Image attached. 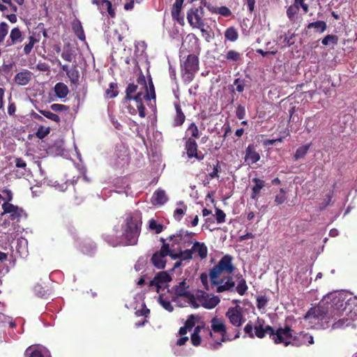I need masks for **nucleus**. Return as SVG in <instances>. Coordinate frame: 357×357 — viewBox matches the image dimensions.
Listing matches in <instances>:
<instances>
[{"label": "nucleus", "instance_id": "1", "mask_svg": "<svg viewBox=\"0 0 357 357\" xmlns=\"http://www.w3.org/2000/svg\"><path fill=\"white\" fill-rule=\"evenodd\" d=\"M328 296L319 302L317 306L311 307L305 314L303 319L311 328H328L331 321H335L343 316L345 312L351 319L357 317V298H350L344 306L342 301L335 297L331 299Z\"/></svg>", "mask_w": 357, "mask_h": 357}, {"label": "nucleus", "instance_id": "2", "mask_svg": "<svg viewBox=\"0 0 357 357\" xmlns=\"http://www.w3.org/2000/svg\"><path fill=\"white\" fill-rule=\"evenodd\" d=\"M124 101L134 100L141 118L146 116V108L143 100H151L155 99V92L151 78L149 83H146L145 76L140 73L136 79V82L130 83L126 89Z\"/></svg>", "mask_w": 357, "mask_h": 357}, {"label": "nucleus", "instance_id": "3", "mask_svg": "<svg viewBox=\"0 0 357 357\" xmlns=\"http://www.w3.org/2000/svg\"><path fill=\"white\" fill-rule=\"evenodd\" d=\"M264 321L257 318V324L255 326L256 335L259 338H263L267 334L276 344L284 343L287 346L290 341L287 340V337L290 336V327L285 326L284 329L278 328L276 331L270 326H264Z\"/></svg>", "mask_w": 357, "mask_h": 357}, {"label": "nucleus", "instance_id": "4", "mask_svg": "<svg viewBox=\"0 0 357 357\" xmlns=\"http://www.w3.org/2000/svg\"><path fill=\"white\" fill-rule=\"evenodd\" d=\"M126 224L123 236L127 245H135L137 243L141 233L142 224L141 215L137 213H129L126 218Z\"/></svg>", "mask_w": 357, "mask_h": 357}, {"label": "nucleus", "instance_id": "5", "mask_svg": "<svg viewBox=\"0 0 357 357\" xmlns=\"http://www.w3.org/2000/svg\"><path fill=\"white\" fill-rule=\"evenodd\" d=\"M234 257L230 255H224L209 271V277L211 286L214 287L220 283H222L224 279L219 280V277L222 273L231 274L236 270L233 264Z\"/></svg>", "mask_w": 357, "mask_h": 357}, {"label": "nucleus", "instance_id": "6", "mask_svg": "<svg viewBox=\"0 0 357 357\" xmlns=\"http://www.w3.org/2000/svg\"><path fill=\"white\" fill-rule=\"evenodd\" d=\"M186 132L190 135V137L185 139L184 144L188 158L189 159L195 158L198 161L203 160L205 158V154L198 151V144L195 140V139L199 137L198 127L195 123H191Z\"/></svg>", "mask_w": 357, "mask_h": 357}, {"label": "nucleus", "instance_id": "7", "mask_svg": "<svg viewBox=\"0 0 357 357\" xmlns=\"http://www.w3.org/2000/svg\"><path fill=\"white\" fill-rule=\"evenodd\" d=\"M181 76L183 83L189 84L199 70V60L195 54H188L180 60Z\"/></svg>", "mask_w": 357, "mask_h": 357}, {"label": "nucleus", "instance_id": "8", "mask_svg": "<svg viewBox=\"0 0 357 357\" xmlns=\"http://www.w3.org/2000/svg\"><path fill=\"white\" fill-rule=\"evenodd\" d=\"M206 331L209 335L213 337V332L215 333H219L221 335L220 342H216V344L219 346L222 345V342L227 341H231L232 339L227 335V327L225 321L223 319L219 318L217 316L213 317L211 320V328L208 327L206 328Z\"/></svg>", "mask_w": 357, "mask_h": 357}, {"label": "nucleus", "instance_id": "9", "mask_svg": "<svg viewBox=\"0 0 357 357\" xmlns=\"http://www.w3.org/2000/svg\"><path fill=\"white\" fill-rule=\"evenodd\" d=\"M204 11L202 7L191 8L187 13V20L189 24L193 29L201 28L204 26L203 17Z\"/></svg>", "mask_w": 357, "mask_h": 357}, {"label": "nucleus", "instance_id": "10", "mask_svg": "<svg viewBox=\"0 0 357 357\" xmlns=\"http://www.w3.org/2000/svg\"><path fill=\"white\" fill-rule=\"evenodd\" d=\"M225 316L229 319V323L236 327L241 326L245 321L241 308L238 305L229 307Z\"/></svg>", "mask_w": 357, "mask_h": 357}, {"label": "nucleus", "instance_id": "11", "mask_svg": "<svg viewBox=\"0 0 357 357\" xmlns=\"http://www.w3.org/2000/svg\"><path fill=\"white\" fill-rule=\"evenodd\" d=\"M197 300L202 307L208 310L214 308L220 302L218 296L206 294L204 291H202V294L197 296Z\"/></svg>", "mask_w": 357, "mask_h": 357}, {"label": "nucleus", "instance_id": "12", "mask_svg": "<svg viewBox=\"0 0 357 357\" xmlns=\"http://www.w3.org/2000/svg\"><path fill=\"white\" fill-rule=\"evenodd\" d=\"M3 212L1 215L9 213L11 220H19L23 213V209L10 203L4 202L2 204Z\"/></svg>", "mask_w": 357, "mask_h": 357}, {"label": "nucleus", "instance_id": "13", "mask_svg": "<svg viewBox=\"0 0 357 357\" xmlns=\"http://www.w3.org/2000/svg\"><path fill=\"white\" fill-rule=\"evenodd\" d=\"M314 343L313 337L308 333L300 332L293 335L291 333V345L297 347L308 345Z\"/></svg>", "mask_w": 357, "mask_h": 357}, {"label": "nucleus", "instance_id": "14", "mask_svg": "<svg viewBox=\"0 0 357 357\" xmlns=\"http://www.w3.org/2000/svg\"><path fill=\"white\" fill-rule=\"evenodd\" d=\"M260 155L253 144H249L245 150V162L248 165L256 163L260 160Z\"/></svg>", "mask_w": 357, "mask_h": 357}, {"label": "nucleus", "instance_id": "15", "mask_svg": "<svg viewBox=\"0 0 357 357\" xmlns=\"http://www.w3.org/2000/svg\"><path fill=\"white\" fill-rule=\"evenodd\" d=\"M222 279H224L222 283L217 284L216 291L218 293H222L226 291L232 290L235 287V282L233 280L231 276H225Z\"/></svg>", "mask_w": 357, "mask_h": 357}, {"label": "nucleus", "instance_id": "16", "mask_svg": "<svg viewBox=\"0 0 357 357\" xmlns=\"http://www.w3.org/2000/svg\"><path fill=\"white\" fill-rule=\"evenodd\" d=\"M31 75L32 73L29 70H24V71L17 73L14 79L17 84L24 86L31 81Z\"/></svg>", "mask_w": 357, "mask_h": 357}, {"label": "nucleus", "instance_id": "17", "mask_svg": "<svg viewBox=\"0 0 357 357\" xmlns=\"http://www.w3.org/2000/svg\"><path fill=\"white\" fill-rule=\"evenodd\" d=\"M252 181L255 183V185L252 188L250 198L254 200H257L261 190L265 186V181L259 178H253Z\"/></svg>", "mask_w": 357, "mask_h": 357}, {"label": "nucleus", "instance_id": "18", "mask_svg": "<svg viewBox=\"0 0 357 357\" xmlns=\"http://www.w3.org/2000/svg\"><path fill=\"white\" fill-rule=\"evenodd\" d=\"M194 233L189 232L188 231H184L181 229L176 235L169 236L167 238L169 241H174V243L176 244H179L183 241V240L192 239Z\"/></svg>", "mask_w": 357, "mask_h": 357}, {"label": "nucleus", "instance_id": "19", "mask_svg": "<svg viewBox=\"0 0 357 357\" xmlns=\"http://www.w3.org/2000/svg\"><path fill=\"white\" fill-rule=\"evenodd\" d=\"M193 253H197L201 259H205L208 255V248L204 243L195 241L192 247Z\"/></svg>", "mask_w": 357, "mask_h": 357}, {"label": "nucleus", "instance_id": "20", "mask_svg": "<svg viewBox=\"0 0 357 357\" xmlns=\"http://www.w3.org/2000/svg\"><path fill=\"white\" fill-rule=\"evenodd\" d=\"M174 107L176 110V115L174 117L173 125L174 126H181L183 125L185 120V116L182 111L181 105L178 103H175Z\"/></svg>", "mask_w": 357, "mask_h": 357}, {"label": "nucleus", "instance_id": "21", "mask_svg": "<svg viewBox=\"0 0 357 357\" xmlns=\"http://www.w3.org/2000/svg\"><path fill=\"white\" fill-rule=\"evenodd\" d=\"M151 261L152 264L158 269H164L166 266L167 260L165 257L160 255L157 252L153 253L151 257Z\"/></svg>", "mask_w": 357, "mask_h": 357}, {"label": "nucleus", "instance_id": "22", "mask_svg": "<svg viewBox=\"0 0 357 357\" xmlns=\"http://www.w3.org/2000/svg\"><path fill=\"white\" fill-rule=\"evenodd\" d=\"M168 198L165 190L158 189L153 195L152 202L153 204L162 205L166 203Z\"/></svg>", "mask_w": 357, "mask_h": 357}, {"label": "nucleus", "instance_id": "23", "mask_svg": "<svg viewBox=\"0 0 357 357\" xmlns=\"http://www.w3.org/2000/svg\"><path fill=\"white\" fill-rule=\"evenodd\" d=\"M93 3L98 5L100 8L102 10H107L108 14L111 17H114L116 14L114 10L112 8V4L111 1L108 0H101L100 1L97 0H94L93 1Z\"/></svg>", "mask_w": 357, "mask_h": 357}, {"label": "nucleus", "instance_id": "24", "mask_svg": "<svg viewBox=\"0 0 357 357\" xmlns=\"http://www.w3.org/2000/svg\"><path fill=\"white\" fill-rule=\"evenodd\" d=\"M54 92L59 98H64L69 93L68 87L63 82H58L54 86Z\"/></svg>", "mask_w": 357, "mask_h": 357}, {"label": "nucleus", "instance_id": "25", "mask_svg": "<svg viewBox=\"0 0 357 357\" xmlns=\"http://www.w3.org/2000/svg\"><path fill=\"white\" fill-rule=\"evenodd\" d=\"M155 279L158 283L159 289H160L164 284L167 283L172 280L170 275L165 271H160L155 275Z\"/></svg>", "mask_w": 357, "mask_h": 357}, {"label": "nucleus", "instance_id": "26", "mask_svg": "<svg viewBox=\"0 0 357 357\" xmlns=\"http://www.w3.org/2000/svg\"><path fill=\"white\" fill-rule=\"evenodd\" d=\"M10 43H8V45H15L18 42L22 41V31L18 27L13 28L10 33Z\"/></svg>", "mask_w": 357, "mask_h": 357}, {"label": "nucleus", "instance_id": "27", "mask_svg": "<svg viewBox=\"0 0 357 357\" xmlns=\"http://www.w3.org/2000/svg\"><path fill=\"white\" fill-rule=\"evenodd\" d=\"M188 288L189 286L187 284L186 282L183 280L175 286L174 294L177 296L184 297L189 292L187 291Z\"/></svg>", "mask_w": 357, "mask_h": 357}, {"label": "nucleus", "instance_id": "28", "mask_svg": "<svg viewBox=\"0 0 357 357\" xmlns=\"http://www.w3.org/2000/svg\"><path fill=\"white\" fill-rule=\"evenodd\" d=\"M160 241L162 243V245L159 251H157L158 253L166 257L167 256H170L172 258V256L175 255L176 253H174V250L169 248V245L168 243H165V240L163 238H160Z\"/></svg>", "mask_w": 357, "mask_h": 357}, {"label": "nucleus", "instance_id": "29", "mask_svg": "<svg viewBox=\"0 0 357 357\" xmlns=\"http://www.w3.org/2000/svg\"><path fill=\"white\" fill-rule=\"evenodd\" d=\"M193 252L191 249H187L183 251H180L178 253H176L175 255L172 256V259H180L181 261L190 260L192 259Z\"/></svg>", "mask_w": 357, "mask_h": 357}, {"label": "nucleus", "instance_id": "30", "mask_svg": "<svg viewBox=\"0 0 357 357\" xmlns=\"http://www.w3.org/2000/svg\"><path fill=\"white\" fill-rule=\"evenodd\" d=\"M225 37L227 40L234 42L238 38V33L236 29L234 26L228 27L225 31Z\"/></svg>", "mask_w": 357, "mask_h": 357}, {"label": "nucleus", "instance_id": "31", "mask_svg": "<svg viewBox=\"0 0 357 357\" xmlns=\"http://www.w3.org/2000/svg\"><path fill=\"white\" fill-rule=\"evenodd\" d=\"M73 29L75 34L77 36V37L79 40H85V39H86L85 33H84L83 27L82 26V24L79 21H78L76 23H74L73 24Z\"/></svg>", "mask_w": 357, "mask_h": 357}, {"label": "nucleus", "instance_id": "32", "mask_svg": "<svg viewBox=\"0 0 357 357\" xmlns=\"http://www.w3.org/2000/svg\"><path fill=\"white\" fill-rule=\"evenodd\" d=\"M118 84L115 82H112L109 85V88L106 90L105 93L107 98H114L119 94L117 90Z\"/></svg>", "mask_w": 357, "mask_h": 357}, {"label": "nucleus", "instance_id": "33", "mask_svg": "<svg viewBox=\"0 0 357 357\" xmlns=\"http://www.w3.org/2000/svg\"><path fill=\"white\" fill-rule=\"evenodd\" d=\"M309 29H314L318 32L322 33L326 29V23L324 21H317L310 23L307 26Z\"/></svg>", "mask_w": 357, "mask_h": 357}, {"label": "nucleus", "instance_id": "34", "mask_svg": "<svg viewBox=\"0 0 357 357\" xmlns=\"http://www.w3.org/2000/svg\"><path fill=\"white\" fill-rule=\"evenodd\" d=\"M38 112L40 114H41L46 118H47L56 123H59L61 121V119H60V117L59 116V115H57L54 113H52L47 110H43V109H38Z\"/></svg>", "mask_w": 357, "mask_h": 357}, {"label": "nucleus", "instance_id": "35", "mask_svg": "<svg viewBox=\"0 0 357 357\" xmlns=\"http://www.w3.org/2000/svg\"><path fill=\"white\" fill-rule=\"evenodd\" d=\"M310 146V144H306V145H303V146L299 147L296 150V153L294 154L295 160H298L300 158H303L304 156L307 153Z\"/></svg>", "mask_w": 357, "mask_h": 357}, {"label": "nucleus", "instance_id": "36", "mask_svg": "<svg viewBox=\"0 0 357 357\" xmlns=\"http://www.w3.org/2000/svg\"><path fill=\"white\" fill-rule=\"evenodd\" d=\"M248 289V287L245 280L244 278H241L236 287V291L239 295L243 296L246 293Z\"/></svg>", "mask_w": 357, "mask_h": 357}, {"label": "nucleus", "instance_id": "37", "mask_svg": "<svg viewBox=\"0 0 357 357\" xmlns=\"http://www.w3.org/2000/svg\"><path fill=\"white\" fill-rule=\"evenodd\" d=\"M158 302L168 312H172L174 310V307L172 306L171 302L169 300L165 298L162 295L159 296Z\"/></svg>", "mask_w": 357, "mask_h": 357}, {"label": "nucleus", "instance_id": "38", "mask_svg": "<svg viewBox=\"0 0 357 357\" xmlns=\"http://www.w3.org/2000/svg\"><path fill=\"white\" fill-rule=\"evenodd\" d=\"M149 229L154 230L156 234H160L162 231L164 226L157 222L156 220L151 219L149 220Z\"/></svg>", "mask_w": 357, "mask_h": 357}, {"label": "nucleus", "instance_id": "39", "mask_svg": "<svg viewBox=\"0 0 357 357\" xmlns=\"http://www.w3.org/2000/svg\"><path fill=\"white\" fill-rule=\"evenodd\" d=\"M338 41V37L336 35H327L326 37H324L322 40L321 43L326 46L328 45L330 43H332L333 45H336Z\"/></svg>", "mask_w": 357, "mask_h": 357}, {"label": "nucleus", "instance_id": "40", "mask_svg": "<svg viewBox=\"0 0 357 357\" xmlns=\"http://www.w3.org/2000/svg\"><path fill=\"white\" fill-rule=\"evenodd\" d=\"M228 61H238L241 59V54L235 50H229L225 55Z\"/></svg>", "mask_w": 357, "mask_h": 357}, {"label": "nucleus", "instance_id": "41", "mask_svg": "<svg viewBox=\"0 0 357 357\" xmlns=\"http://www.w3.org/2000/svg\"><path fill=\"white\" fill-rule=\"evenodd\" d=\"M8 25L6 22H2L0 24V42H3L8 33Z\"/></svg>", "mask_w": 357, "mask_h": 357}, {"label": "nucleus", "instance_id": "42", "mask_svg": "<svg viewBox=\"0 0 357 357\" xmlns=\"http://www.w3.org/2000/svg\"><path fill=\"white\" fill-rule=\"evenodd\" d=\"M197 319V317L194 314H190L188 317L187 320L185 322V326L187 328L189 331H191L193 327H195L196 324V319Z\"/></svg>", "mask_w": 357, "mask_h": 357}, {"label": "nucleus", "instance_id": "43", "mask_svg": "<svg viewBox=\"0 0 357 357\" xmlns=\"http://www.w3.org/2000/svg\"><path fill=\"white\" fill-rule=\"evenodd\" d=\"M15 162L16 167L24 169V171H21L20 172V176H24L26 172V162L21 158H15Z\"/></svg>", "mask_w": 357, "mask_h": 357}, {"label": "nucleus", "instance_id": "44", "mask_svg": "<svg viewBox=\"0 0 357 357\" xmlns=\"http://www.w3.org/2000/svg\"><path fill=\"white\" fill-rule=\"evenodd\" d=\"M61 57L65 61L71 62L74 58L73 52L70 48L64 49L61 53Z\"/></svg>", "mask_w": 357, "mask_h": 357}, {"label": "nucleus", "instance_id": "45", "mask_svg": "<svg viewBox=\"0 0 357 357\" xmlns=\"http://www.w3.org/2000/svg\"><path fill=\"white\" fill-rule=\"evenodd\" d=\"M50 109L55 112H68L69 107L62 104L54 103L50 105Z\"/></svg>", "mask_w": 357, "mask_h": 357}, {"label": "nucleus", "instance_id": "46", "mask_svg": "<svg viewBox=\"0 0 357 357\" xmlns=\"http://www.w3.org/2000/svg\"><path fill=\"white\" fill-rule=\"evenodd\" d=\"M69 74H67L68 77L70 78V81L73 83H76L79 80V71L76 69L75 67L70 69V70L68 72Z\"/></svg>", "mask_w": 357, "mask_h": 357}, {"label": "nucleus", "instance_id": "47", "mask_svg": "<svg viewBox=\"0 0 357 357\" xmlns=\"http://www.w3.org/2000/svg\"><path fill=\"white\" fill-rule=\"evenodd\" d=\"M234 85L236 86V90L238 92L242 93L245 86V81L244 79L237 78L234 80Z\"/></svg>", "mask_w": 357, "mask_h": 357}, {"label": "nucleus", "instance_id": "48", "mask_svg": "<svg viewBox=\"0 0 357 357\" xmlns=\"http://www.w3.org/2000/svg\"><path fill=\"white\" fill-rule=\"evenodd\" d=\"M350 324L349 320L347 318L343 317L338 319L337 321L333 323L332 327L333 328H338L344 325L349 326Z\"/></svg>", "mask_w": 357, "mask_h": 357}, {"label": "nucleus", "instance_id": "49", "mask_svg": "<svg viewBox=\"0 0 357 357\" xmlns=\"http://www.w3.org/2000/svg\"><path fill=\"white\" fill-rule=\"evenodd\" d=\"M225 218H226V214L225 213V212L222 210L216 208H215V218H216L217 222L219 224L225 222Z\"/></svg>", "mask_w": 357, "mask_h": 357}, {"label": "nucleus", "instance_id": "50", "mask_svg": "<svg viewBox=\"0 0 357 357\" xmlns=\"http://www.w3.org/2000/svg\"><path fill=\"white\" fill-rule=\"evenodd\" d=\"M188 300V303L194 308H197L199 305L197 303V299L194 294L190 291L184 296Z\"/></svg>", "mask_w": 357, "mask_h": 357}, {"label": "nucleus", "instance_id": "51", "mask_svg": "<svg viewBox=\"0 0 357 357\" xmlns=\"http://www.w3.org/2000/svg\"><path fill=\"white\" fill-rule=\"evenodd\" d=\"M220 171V161L217 160L216 164L213 165V171L208 174L211 178H218V173Z\"/></svg>", "mask_w": 357, "mask_h": 357}, {"label": "nucleus", "instance_id": "52", "mask_svg": "<svg viewBox=\"0 0 357 357\" xmlns=\"http://www.w3.org/2000/svg\"><path fill=\"white\" fill-rule=\"evenodd\" d=\"M191 342L193 346L198 347L201 344L202 338L200 335L197 332H193L191 335Z\"/></svg>", "mask_w": 357, "mask_h": 357}, {"label": "nucleus", "instance_id": "53", "mask_svg": "<svg viewBox=\"0 0 357 357\" xmlns=\"http://www.w3.org/2000/svg\"><path fill=\"white\" fill-rule=\"evenodd\" d=\"M200 280L204 286V288L206 290H209V284H208V278L209 274L208 275L206 273H202L200 275Z\"/></svg>", "mask_w": 357, "mask_h": 357}, {"label": "nucleus", "instance_id": "54", "mask_svg": "<svg viewBox=\"0 0 357 357\" xmlns=\"http://www.w3.org/2000/svg\"><path fill=\"white\" fill-rule=\"evenodd\" d=\"M236 116L240 120L243 119L245 117V109L244 106L241 105H238L237 106L236 109Z\"/></svg>", "mask_w": 357, "mask_h": 357}, {"label": "nucleus", "instance_id": "55", "mask_svg": "<svg viewBox=\"0 0 357 357\" xmlns=\"http://www.w3.org/2000/svg\"><path fill=\"white\" fill-rule=\"evenodd\" d=\"M186 210V206H184V208H176L175 209V211H174V218L178 220V221H180L183 215L185 214V211Z\"/></svg>", "mask_w": 357, "mask_h": 357}, {"label": "nucleus", "instance_id": "56", "mask_svg": "<svg viewBox=\"0 0 357 357\" xmlns=\"http://www.w3.org/2000/svg\"><path fill=\"white\" fill-rule=\"evenodd\" d=\"M150 314V310L146 307V305L144 304L141 310H137L135 314L137 317L144 316L148 317Z\"/></svg>", "mask_w": 357, "mask_h": 357}, {"label": "nucleus", "instance_id": "57", "mask_svg": "<svg viewBox=\"0 0 357 357\" xmlns=\"http://www.w3.org/2000/svg\"><path fill=\"white\" fill-rule=\"evenodd\" d=\"M268 303V299L265 296H261L257 298V305L259 309L264 308Z\"/></svg>", "mask_w": 357, "mask_h": 357}, {"label": "nucleus", "instance_id": "58", "mask_svg": "<svg viewBox=\"0 0 357 357\" xmlns=\"http://www.w3.org/2000/svg\"><path fill=\"white\" fill-rule=\"evenodd\" d=\"M244 331L247 333L249 337L253 338L255 337V334L253 333V325L251 321H249L245 326L244 327Z\"/></svg>", "mask_w": 357, "mask_h": 357}, {"label": "nucleus", "instance_id": "59", "mask_svg": "<svg viewBox=\"0 0 357 357\" xmlns=\"http://www.w3.org/2000/svg\"><path fill=\"white\" fill-rule=\"evenodd\" d=\"M285 199H286V197L284 195V192L283 190L281 189L280 191V193L276 195L275 202L278 204H282L284 202Z\"/></svg>", "mask_w": 357, "mask_h": 357}, {"label": "nucleus", "instance_id": "60", "mask_svg": "<svg viewBox=\"0 0 357 357\" xmlns=\"http://www.w3.org/2000/svg\"><path fill=\"white\" fill-rule=\"evenodd\" d=\"M294 5L298 9L301 7L305 13H307L308 6L304 3V0H295Z\"/></svg>", "mask_w": 357, "mask_h": 357}, {"label": "nucleus", "instance_id": "61", "mask_svg": "<svg viewBox=\"0 0 357 357\" xmlns=\"http://www.w3.org/2000/svg\"><path fill=\"white\" fill-rule=\"evenodd\" d=\"M217 13L224 17H229L231 15V10L226 6L220 7Z\"/></svg>", "mask_w": 357, "mask_h": 357}, {"label": "nucleus", "instance_id": "62", "mask_svg": "<svg viewBox=\"0 0 357 357\" xmlns=\"http://www.w3.org/2000/svg\"><path fill=\"white\" fill-rule=\"evenodd\" d=\"M181 9L172 7V16L174 20H176L178 22H180V15H181Z\"/></svg>", "mask_w": 357, "mask_h": 357}, {"label": "nucleus", "instance_id": "63", "mask_svg": "<svg viewBox=\"0 0 357 357\" xmlns=\"http://www.w3.org/2000/svg\"><path fill=\"white\" fill-rule=\"evenodd\" d=\"M44 130V128L43 126H40L37 131L36 135H37L38 137H39L40 139L44 138L50 132L49 128H47L46 130Z\"/></svg>", "mask_w": 357, "mask_h": 357}, {"label": "nucleus", "instance_id": "64", "mask_svg": "<svg viewBox=\"0 0 357 357\" xmlns=\"http://www.w3.org/2000/svg\"><path fill=\"white\" fill-rule=\"evenodd\" d=\"M200 29L202 33V36L206 39V41L209 42L212 38V36L208 31L204 29V26H202L201 28H198Z\"/></svg>", "mask_w": 357, "mask_h": 357}]
</instances>
